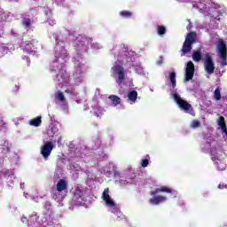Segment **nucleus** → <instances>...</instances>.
<instances>
[{
  "instance_id": "f257e3e1",
  "label": "nucleus",
  "mask_w": 227,
  "mask_h": 227,
  "mask_svg": "<svg viewBox=\"0 0 227 227\" xmlns=\"http://www.w3.org/2000/svg\"><path fill=\"white\" fill-rule=\"evenodd\" d=\"M173 99L175 100L176 104L180 107V109H183V111H185L187 113L188 111H191L192 109V105L189 104L186 100H184L181 98L180 95L178 93H172Z\"/></svg>"
},
{
  "instance_id": "f03ea898",
  "label": "nucleus",
  "mask_w": 227,
  "mask_h": 227,
  "mask_svg": "<svg viewBox=\"0 0 227 227\" xmlns=\"http://www.w3.org/2000/svg\"><path fill=\"white\" fill-rule=\"evenodd\" d=\"M218 53L222 59L221 67L227 66V47L224 41H219L217 44Z\"/></svg>"
},
{
  "instance_id": "7ed1b4c3",
  "label": "nucleus",
  "mask_w": 227,
  "mask_h": 227,
  "mask_svg": "<svg viewBox=\"0 0 227 227\" xmlns=\"http://www.w3.org/2000/svg\"><path fill=\"white\" fill-rule=\"evenodd\" d=\"M204 68L207 74H209L215 72V66L214 65V60L212 59V56H210V53H206L205 55Z\"/></svg>"
},
{
  "instance_id": "20e7f679",
  "label": "nucleus",
  "mask_w": 227,
  "mask_h": 227,
  "mask_svg": "<svg viewBox=\"0 0 227 227\" xmlns=\"http://www.w3.org/2000/svg\"><path fill=\"white\" fill-rule=\"evenodd\" d=\"M195 71L196 69L194 67V63H192V61H188L185 67L184 82H189V81H192Z\"/></svg>"
},
{
  "instance_id": "39448f33",
  "label": "nucleus",
  "mask_w": 227,
  "mask_h": 227,
  "mask_svg": "<svg viewBox=\"0 0 227 227\" xmlns=\"http://www.w3.org/2000/svg\"><path fill=\"white\" fill-rule=\"evenodd\" d=\"M52 150H54V145H52V142H46L41 147V155H43L45 160H47V159L51 157V153H52Z\"/></svg>"
},
{
  "instance_id": "423d86ee",
  "label": "nucleus",
  "mask_w": 227,
  "mask_h": 227,
  "mask_svg": "<svg viewBox=\"0 0 227 227\" xmlns=\"http://www.w3.org/2000/svg\"><path fill=\"white\" fill-rule=\"evenodd\" d=\"M83 198H84V192H82V190L79 186L75 187L73 192V198H72L73 201H74L76 205H81V203L84 201Z\"/></svg>"
},
{
  "instance_id": "0eeeda50",
  "label": "nucleus",
  "mask_w": 227,
  "mask_h": 227,
  "mask_svg": "<svg viewBox=\"0 0 227 227\" xmlns=\"http://www.w3.org/2000/svg\"><path fill=\"white\" fill-rule=\"evenodd\" d=\"M101 198L106 203L107 207H111L112 208L116 207V203H114V200L109 195V188L104 190Z\"/></svg>"
},
{
  "instance_id": "6e6552de",
  "label": "nucleus",
  "mask_w": 227,
  "mask_h": 227,
  "mask_svg": "<svg viewBox=\"0 0 227 227\" xmlns=\"http://www.w3.org/2000/svg\"><path fill=\"white\" fill-rule=\"evenodd\" d=\"M224 153L221 148L217 147H211L210 149V155L212 160H219L221 154Z\"/></svg>"
},
{
  "instance_id": "1a4fd4ad",
  "label": "nucleus",
  "mask_w": 227,
  "mask_h": 227,
  "mask_svg": "<svg viewBox=\"0 0 227 227\" xmlns=\"http://www.w3.org/2000/svg\"><path fill=\"white\" fill-rule=\"evenodd\" d=\"M114 70L118 74L119 81L121 82H123V81H125V71L123 69V67H121V65H116L114 66Z\"/></svg>"
},
{
  "instance_id": "9d476101",
  "label": "nucleus",
  "mask_w": 227,
  "mask_h": 227,
  "mask_svg": "<svg viewBox=\"0 0 227 227\" xmlns=\"http://www.w3.org/2000/svg\"><path fill=\"white\" fill-rule=\"evenodd\" d=\"M166 200L167 198L164 196H155L149 200V203H151V205H159L160 203H164Z\"/></svg>"
},
{
  "instance_id": "9b49d317",
  "label": "nucleus",
  "mask_w": 227,
  "mask_h": 227,
  "mask_svg": "<svg viewBox=\"0 0 227 227\" xmlns=\"http://www.w3.org/2000/svg\"><path fill=\"white\" fill-rule=\"evenodd\" d=\"M68 187V184L65 181V179H60L58 183H57V191L59 192H62V191L67 190Z\"/></svg>"
},
{
  "instance_id": "f8f14e48",
  "label": "nucleus",
  "mask_w": 227,
  "mask_h": 227,
  "mask_svg": "<svg viewBox=\"0 0 227 227\" xmlns=\"http://www.w3.org/2000/svg\"><path fill=\"white\" fill-rule=\"evenodd\" d=\"M159 192H167L168 194H171L173 192V190L171 188H168V186H161L160 188H156L154 192H152V196L155 194H159Z\"/></svg>"
},
{
  "instance_id": "ddd939ff",
  "label": "nucleus",
  "mask_w": 227,
  "mask_h": 227,
  "mask_svg": "<svg viewBox=\"0 0 227 227\" xmlns=\"http://www.w3.org/2000/svg\"><path fill=\"white\" fill-rule=\"evenodd\" d=\"M188 43H192V45L193 43H196V32H190L187 34L185 41Z\"/></svg>"
},
{
  "instance_id": "4468645a",
  "label": "nucleus",
  "mask_w": 227,
  "mask_h": 227,
  "mask_svg": "<svg viewBox=\"0 0 227 227\" xmlns=\"http://www.w3.org/2000/svg\"><path fill=\"white\" fill-rule=\"evenodd\" d=\"M192 51V44L184 41L181 51L183 54H189Z\"/></svg>"
},
{
  "instance_id": "2eb2a0df",
  "label": "nucleus",
  "mask_w": 227,
  "mask_h": 227,
  "mask_svg": "<svg viewBox=\"0 0 227 227\" xmlns=\"http://www.w3.org/2000/svg\"><path fill=\"white\" fill-rule=\"evenodd\" d=\"M31 127H40L42 125V116H37L29 121Z\"/></svg>"
},
{
  "instance_id": "dca6fc26",
  "label": "nucleus",
  "mask_w": 227,
  "mask_h": 227,
  "mask_svg": "<svg viewBox=\"0 0 227 227\" xmlns=\"http://www.w3.org/2000/svg\"><path fill=\"white\" fill-rule=\"evenodd\" d=\"M109 100L112 101V103L114 104V106H120V104H121V98H120V97L116 96V95H110L108 97Z\"/></svg>"
},
{
  "instance_id": "f3484780",
  "label": "nucleus",
  "mask_w": 227,
  "mask_h": 227,
  "mask_svg": "<svg viewBox=\"0 0 227 227\" xmlns=\"http://www.w3.org/2000/svg\"><path fill=\"white\" fill-rule=\"evenodd\" d=\"M128 98L131 102L136 103V101L137 100V91L136 90L129 91L128 94Z\"/></svg>"
},
{
  "instance_id": "a211bd4d",
  "label": "nucleus",
  "mask_w": 227,
  "mask_h": 227,
  "mask_svg": "<svg viewBox=\"0 0 227 227\" xmlns=\"http://www.w3.org/2000/svg\"><path fill=\"white\" fill-rule=\"evenodd\" d=\"M192 58L193 61H195L196 63H200V61L201 60V58H202L201 51H193Z\"/></svg>"
},
{
  "instance_id": "6ab92c4d",
  "label": "nucleus",
  "mask_w": 227,
  "mask_h": 227,
  "mask_svg": "<svg viewBox=\"0 0 227 227\" xmlns=\"http://www.w3.org/2000/svg\"><path fill=\"white\" fill-rule=\"evenodd\" d=\"M169 81L172 84V88H176V73L171 72L169 73Z\"/></svg>"
},
{
  "instance_id": "aec40b11",
  "label": "nucleus",
  "mask_w": 227,
  "mask_h": 227,
  "mask_svg": "<svg viewBox=\"0 0 227 227\" xmlns=\"http://www.w3.org/2000/svg\"><path fill=\"white\" fill-rule=\"evenodd\" d=\"M120 15H121V17H123V19H130V17H132V12L121 11Z\"/></svg>"
},
{
  "instance_id": "412c9836",
  "label": "nucleus",
  "mask_w": 227,
  "mask_h": 227,
  "mask_svg": "<svg viewBox=\"0 0 227 227\" xmlns=\"http://www.w3.org/2000/svg\"><path fill=\"white\" fill-rule=\"evenodd\" d=\"M214 98L216 101L221 100V88L217 87L214 92Z\"/></svg>"
},
{
  "instance_id": "4be33fe9",
  "label": "nucleus",
  "mask_w": 227,
  "mask_h": 227,
  "mask_svg": "<svg viewBox=\"0 0 227 227\" xmlns=\"http://www.w3.org/2000/svg\"><path fill=\"white\" fill-rule=\"evenodd\" d=\"M157 31L158 35H160V36H162L166 33V27L160 25L157 27Z\"/></svg>"
},
{
  "instance_id": "5701e85b",
  "label": "nucleus",
  "mask_w": 227,
  "mask_h": 227,
  "mask_svg": "<svg viewBox=\"0 0 227 227\" xmlns=\"http://www.w3.org/2000/svg\"><path fill=\"white\" fill-rule=\"evenodd\" d=\"M56 98L57 100H59V102H64L65 101V95L63 94V92L61 91H59L57 94H56Z\"/></svg>"
},
{
  "instance_id": "b1692460",
  "label": "nucleus",
  "mask_w": 227,
  "mask_h": 227,
  "mask_svg": "<svg viewBox=\"0 0 227 227\" xmlns=\"http://www.w3.org/2000/svg\"><path fill=\"white\" fill-rule=\"evenodd\" d=\"M218 125L221 128L226 126V122L224 121V118L223 116L219 117V119H218Z\"/></svg>"
},
{
  "instance_id": "393cba45",
  "label": "nucleus",
  "mask_w": 227,
  "mask_h": 227,
  "mask_svg": "<svg viewBox=\"0 0 227 227\" xmlns=\"http://www.w3.org/2000/svg\"><path fill=\"white\" fill-rule=\"evenodd\" d=\"M22 24L25 26V27H29L31 26V19L27 18L22 21Z\"/></svg>"
},
{
  "instance_id": "a878e982",
  "label": "nucleus",
  "mask_w": 227,
  "mask_h": 227,
  "mask_svg": "<svg viewBox=\"0 0 227 227\" xmlns=\"http://www.w3.org/2000/svg\"><path fill=\"white\" fill-rule=\"evenodd\" d=\"M148 164H150V161L148 159L142 160L141 166L142 168H148Z\"/></svg>"
},
{
  "instance_id": "bb28decb",
  "label": "nucleus",
  "mask_w": 227,
  "mask_h": 227,
  "mask_svg": "<svg viewBox=\"0 0 227 227\" xmlns=\"http://www.w3.org/2000/svg\"><path fill=\"white\" fill-rule=\"evenodd\" d=\"M192 127H193V129H198V127H200V121H197V120L192 121Z\"/></svg>"
},
{
  "instance_id": "cd10ccee",
  "label": "nucleus",
  "mask_w": 227,
  "mask_h": 227,
  "mask_svg": "<svg viewBox=\"0 0 227 227\" xmlns=\"http://www.w3.org/2000/svg\"><path fill=\"white\" fill-rule=\"evenodd\" d=\"M218 189H227V184L224 183H222L218 184Z\"/></svg>"
},
{
  "instance_id": "c85d7f7f",
  "label": "nucleus",
  "mask_w": 227,
  "mask_h": 227,
  "mask_svg": "<svg viewBox=\"0 0 227 227\" xmlns=\"http://www.w3.org/2000/svg\"><path fill=\"white\" fill-rule=\"evenodd\" d=\"M221 129H222L223 134H224L225 136H227V127H226V125H225V126H223Z\"/></svg>"
},
{
  "instance_id": "c756f323",
  "label": "nucleus",
  "mask_w": 227,
  "mask_h": 227,
  "mask_svg": "<svg viewBox=\"0 0 227 227\" xmlns=\"http://www.w3.org/2000/svg\"><path fill=\"white\" fill-rule=\"evenodd\" d=\"M164 61V59H162V57H160L159 60L157 61V65H162Z\"/></svg>"
},
{
  "instance_id": "7c9ffc66",
  "label": "nucleus",
  "mask_w": 227,
  "mask_h": 227,
  "mask_svg": "<svg viewBox=\"0 0 227 227\" xmlns=\"http://www.w3.org/2000/svg\"><path fill=\"white\" fill-rule=\"evenodd\" d=\"M4 150H5L7 153H10V152H11L10 146H7V147L4 148Z\"/></svg>"
},
{
  "instance_id": "2f4dec72",
  "label": "nucleus",
  "mask_w": 227,
  "mask_h": 227,
  "mask_svg": "<svg viewBox=\"0 0 227 227\" xmlns=\"http://www.w3.org/2000/svg\"><path fill=\"white\" fill-rule=\"evenodd\" d=\"M224 168V167H223L222 168H220V169H223Z\"/></svg>"
}]
</instances>
